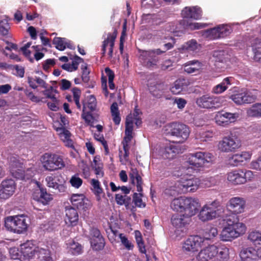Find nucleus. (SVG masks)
Masks as SVG:
<instances>
[{"mask_svg":"<svg viewBox=\"0 0 261 261\" xmlns=\"http://www.w3.org/2000/svg\"><path fill=\"white\" fill-rule=\"evenodd\" d=\"M226 225L222 229L220 235L223 241H231L245 234L247 230L246 225L239 221V217L232 214L226 218Z\"/></svg>","mask_w":261,"mask_h":261,"instance_id":"obj_1","label":"nucleus"},{"mask_svg":"<svg viewBox=\"0 0 261 261\" xmlns=\"http://www.w3.org/2000/svg\"><path fill=\"white\" fill-rule=\"evenodd\" d=\"M229 249L224 245H208L197 254V261H227L229 258Z\"/></svg>","mask_w":261,"mask_h":261,"instance_id":"obj_2","label":"nucleus"},{"mask_svg":"<svg viewBox=\"0 0 261 261\" xmlns=\"http://www.w3.org/2000/svg\"><path fill=\"white\" fill-rule=\"evenodd\" d=\"M20 251L24 260L37 257L40 261H53L48 250L36 246L32 241L21 245Z\"/></svg>","mask_w":261,"mask_h":261,"instance_id":"obj_3","label":"nucleus"},{"mask_svg":"<svg viewBox=\"0 0 261 261\" xmlns=\"http://www.w3.org/2000/svg\"><path fill=\"white\" fill-rule=\"evenodd\" d=\"M83 105L82 118L88 125L94 127L99 118V115L96 111L97 101L95 97L93 95L88 96L83 101Z\"/></svg>","mask_w":261,"mask_h":261,"instance_id":"obj_4","label":"nucleus"},{"mask_svg":"<svg viewBox=\"0 0 261 261\" xmlns=\"http://www.w3.org/2000/svg\"><path fill=\"white\" fill-rule=\"evenodd\" d=\"M224 212V207L218 200L206 202L201 207L198 214L199 219L206 222L220 217Z\"/></svg>","mask_w":261,"mask_h":261,"instance_id":"obj_5","label":"nucleus"},{"mask_svg":"<svg viewBox=\"0 0 261 261\" xmlns=\"http://www.w3.org/2000/svg\"><path fill=\"white\" fill-rule=\"evenodd\" d=\"M165 132L167 136L175 137L176 143H183L189 138L190 130L189 127L182 123L173 122L165 126Z\"/></svg>","mask_w":261,"mask_h":261,"instance_id":"obj_6","label":"nucleus"},{"mask_svg":"<svg viewBox=\"0 0 261 261\" xmlns=\"http://www.w3.org/2000/svg\"><path fill=\"white\" fill-rule=\"evenodd\" d=\"M29 221L23 215L9 216L5 219V226L8 230L20 234L27 230Z\"/></svg>","mask_w":261,"mask_h":261,"instance_id":"obj_7","label":"nucleus"},{"mask_svg":"<svg viewBox=\"0 0 261 261\" xmlns=\"http://www.w3.org/2000/svg\"><path fill=\"white\" fill-rule=\"evenodd\" d=\"M130 171L129 175L132 184L136 185L137 191L139 192V194L135 193L134 194L133 202L136 206L144 207L145 203L142 199V194L141 192H142L143 184L142 178L139 175L138 170L135 167V164H130Z\"/></svg>","mask_w":261,"mask_h":261,"instance_id":"obj_8","label":"nucleus"},{"mask_svg":"<svg viewBox=\"0 0 261 261\" xmlns=\"http://www.w3.org/2000/svg\"><path fill=\"white\" fill-rule=\"evenodd\" d=\"M203 181L204 185L206 187H210L215 184L214 179L213 177L204 180ZM200 184H203V183H201L199 179L194 177L189 178L184 176L179 180L178 186L182 192H195L198 189Z\"/></svg>","mask_w":261,"mask_h":261,"instance_id":"obj_9","label":"nucleus"},{"mask_svg":"<svg viewBox=\"0 0 261 261\" xmlns=\"http://www.w3.org/2000/svg\"><path fill=\"white\" fill-rule=\"evenodd\" d=\"M165 53L161 49H154L149 50H142L139 59L142 65L149 69L157 68V64L159 61L158 55Z\"/></svg>","mask_w":261,"mask_h":261,"instance_id":"obj_10","label":"nucleus"},{"mask_svg":"<svg viewBox=\"0 0 261 261\" xmlns=\"http://www.w3.org/2000/svg\"><path fill=\"white\" fill-rule=\"evenodd\" d=\"M241 146V140L236 136L230 134L224 137L218 144V149L223 152H234Z\"/></svg>","mask_w":261,"mask_h":261,"instance_id":"obj_11","label":"nucleus"},{"mask_svg":"<svg viewBox=\"0 0 261 261\" xmlns=\"http://www.w3.org/2000/svg\"><path fill=\"white\" fill-rule=\"evenodd\" d=\"M204 239L199 236H191L182 245V251L185 254L191 255L197 252L203 245Z\"/></svg>","mask_w":261,"mask_h":261,"instance_id":"obj_12","label":"nucleus"},{"mask_svg":"<svg viewBox=\"0 0 261 261\" xmlns=\"http://www.w3.org/2000/svg\"><path fill=\"white\" fill-rule=\"evenodd\" d=\"M230 98L237 105H243L254 102L256 96L246 89H238L230 96Z\"/></svg>","mask_w":261,"mask_h":261,"instance_id":"obj_13","label":"nucleus"},{"mask_svg":"<svg viewBox=\"0 0 261 261\" xmlns=\"http://www.w3.org/2000/svg\"><path fill=\"white\" fill-rule=\"evenodd\" d=\"M187 163H210L214 162L215 155L209 152L197 151L186 155Z\"/></svg>","mask_w":261,"mask_h":261,"instance_id":"obj_14","label":"nucleus"},{"mask_svg":"<svg viewBox=\"0 0 261 261\" xmlns=\"http://www.w3.org/2000/svg\"><path fill=\"white\" fill-rule=\"evenodd\" d=\"M239 117V114L238 113H232L221 111L216 113L215 120L217 125L225 127L235 122Z\"/></svg>","mask_w":261,"mask_h":261,"instance_id":"obj_15","label":"nucleus"},{"mask_svg":"<svg viewBox=\"0 0 261 261\" xmlns=\"http://www.w3.org/2000/svg\"><path fill=\"white\" fill-rule=\"evenodd\" d=\"M16 190V184L13 179H5L0 185V199L6 200L12 196Z\"/></svg>","mask_w":261,"mask_h":261,"instance_id":"obj_16","label":"nucleus"},{"mask_svg":"<svg viewBox=\"0 0 261 261\" xmlns=\"http://www.w3.org/2000/svg\"><path fill=\"white\" fill-rule=\"evenodd\" d=\"M185 200L186 202L183 212L185 216L189 218L197 213L200 204L197 199L187 198Z\"/></svg>","mask_w":261,"mask_h":261,"instance_id":"obj_17","label":"nucleus"},{"mask_svg":"<svg viewBox=\"0 0 261 261\" xmlns=\"http://www.w3.org/2000/svg\"><path fill=\"white\" fill-rule=\"evenodd\" d=\"M227 205L233 211L234 213V214L237 215V214L244 212L246 206V201L243 198L234 197L229 200Z\"/></svg>","mask_w":261,"mask_h":261,"instance_id":"obj_18","label":"nucleus"},{"mask_svg":"<svg viewBox=\"0 0 261 261\" xmlns=\"http://www.w3.org/2000/svg\"><path fill=\"white\" fill-rule=\"evenodd\" d=\"M47 186L50 188L58 190L59 192L65 191L66 188L64 185V179L61 176H47L45 178Z\"/></svg>","mask_w":261,"mask_h":261,"instance_id":"obj_19","label":"nucleus"},{"mask_svg":"<svg viewBox=\"0 0 261 261\" xmlns=\"http://www.w3.org/2000/svg\"><path fill=\"white\" fill-rule=\"evenodd\" d=\"M117 35V31L116 29H114L112 34L109 33L108 37L102 42L101 48V55L102 57H104L106 52V47L109 44L108 55L110 58L113 57V47L114 46V42Z\"/></svg>","mask_w":261,"mask_h":261,"instance_id":"obj_20","label":"nucleus"},{"mask_svg":"<svg viewBox=\"0 0 261 261\" xmlns=\"http://www.w3.org/2000/svg\"><path fill=\"white\" fill-rule=\"evenodd\" d=\"M10 172L13 176L21 179H29L34 175V173L31 169H28L24 171L18 167L16 164H12L10 167Z\"/></svg>","mask_w":261,"mask_h":261,"instance_id":"obj_21","label":"nucleus"},{"mask_svg":"<svg viewBox=\"0 0 261 261\" xmlns=\"http://www.w3.org/2000/svg\"><path fill=\"white\" fill-rule=\"evenodd\" d=\"M240 256L242 261H254L259 259L258 250L253 247L243 248L240 253Z\"/></svg>","mask_w":261,"mask_h":261,"instance_id":"obj_22","label":"nucleus"},{"mask_svg":"<svg viewBox=\"0 0 261 261\" xmlns=\"http://www.w3.org/2000/svg\"><path fill=\"white\" fill-rule=\"evenodd\" d=\"M184 18L199 19L202 16V10L198 7H186L181 11Z\"/></svg>","mask_w":261,"mask_h":261,"instance_id":"obj_23","label":"nucleus"},{"mask_svg":"<svg viewBox=\"0 0 261 261\" xmlns=\"http://www.w3.org/2000/svg\"><path fill=\"white\" fill-rule=\"evenodd\" d=\"M182 152L181 148L177 144H171L166 146L162 152V155L165 159H173L177 154Z\"/></svg>","mask_w":261,"mask_h":261,"instance_id":"obj_24","label":"nucleus"},{"mask_svg":"<svg viewBox=\"0 0 261 261\" xmlns=\"http://www.w3.org/2000/svg\"><path fill=\"white\" fill-rule=\"evenodd\" d=\"M190 222V218L184 214L174 215L171 218V222L172 225L177 229H181V231H184L185 227Z\"/></svg>","mask_w":261,"mask_h":261,"instance_id":"obj_25","label":"nucleus"},{"mask_svg":"<svg viewBox=\"0 0 261 261\" xmlns=\"http://www.w3.org/2000/svg\"><path fill=\"white\" fill-rule=\"evenodd\" d=\"M216 99L208 95H204L196 100L197 105L200 108L212 109L215 108Z\"/></svg>","mask_w":261,"mask_h":261,"instance_id":"obj_26","label":"nucleus"},{"mask_svg":"<svg viewBox=\"0 0 261 261\" xmlns=\"http://www.w3.org/2000/svg\"><path fill=\"white\" fill-rule=\"evenodd\" d=\"M66 217L65 219V222L67 224L71 226L76 225L79 220V215L77 211L73 207H68L65 210Z\"/></svg>","mask_w":261,"mask_h":261,"instance_id":"obj_27","label":"nucleus"},{"mask_svg":"<svg viewBox=\"0 0 261 261\" xmlns=\"http://www.w3.org/2000/svg\"><path fill=\"white\" fill-rule=\"evenodd\" d=\"M227 180L232 185H238L245 183L243 176V171H233L227 174Z\"/></svg>","mask_w":261,"mask_h":261,"instance_id":"obj_28","label":"nucleus"},{"mask_svg":"<svg viewBox=\"0 0 261 261\" xmlns=\"http://www.w3.org/2000/svg\"><path fill=\"white\" fill-rule=\"evenodd\" d=\"M202 66V63L194 60L187 62L184 64V71L189 74L199 73Z\"/></svg>","mask_w":261,"mask_h":261,"instance_id":"obj_29","label":"nucleus"},{"mask_svg":"<svg viewBox=\"0 0 261 261\" xmlns=\"http://www.w3.org/2000/svg\"><path fill=\"white\" fill-rule=\"evenodd\" d=\"M70 200L72 205L76 206L77 208L82 209L88 208V204L86 202L88 200L85 198L83 194H74L71 196Z\"/></svg>","mask_w":261,"mask_h":261,"instance_id":"obj_30","label":"nucleus"},{"mask_svg":"<svg viewBox=\"0 0 261 261\" xmlns=\"http://www.w3.org/2000/svg\"><path fill=\"white\" fill-rule=\"evenodd\" d=\"M41 163H63L60 155L51 153H45L40 158Z\"/></svg>","mask_w":261,"mask_h":261,"instance_id":"obj_31","label":"nucleus"},{"mask_svg":"<svg viewBox=\"0 0 261 261\" xmlns=\"http://www.w3.org/2000/svg\"><path fill=\"white\" fill-rule=\"evenodd\" d=\"M198 164H189V166L187 167L180 168L178 171H175L173 172V174L176 176H181L186 175H191L193 173L198 172L197 169V165Z\"/></svg>","mask_w":261,"mask_h":261,"instance_id":"obj_32","label":"nucleus"},{"mask_svg":"<svg viewBox=\"0 0 261 261\" xmlns=\"http://www.w3.org/2000/svg\"><path fill=\"white\" fill-rule=\"evenodd\" d=\"M232 80V77H231L225 78L220 84L213 88L212 92L215 94H220L223 92L228 88V86L231 85Z\"/></svg>","mask_w":261,"mask_h":261,"instance_id":"obj_33","label":"nucleus"},{"mask_svg":"<svg viewBox=\"0 0 261 261\" xmlns=\"http://www.w3.org/2000/svg\"><path fill=\"white\" fill-rule=\"evenodd\" d=\"M163 86L161 84L150 83L148 86V89L154 97L160 98L163 95Z\"/></svg>","mask_w":261,"mask_h":261,"instance_id":"obj_34","label":"nucleus"},{"mask_svg":"<svg viewBox=\"0 0 261 261\" xmlns=\"http://www.w3.org/2000/svg\"><path fill=\"white\" fill-rule=\"evenodd\" d=\"M186 198L182 197L174 198L171 202V208L174 211L183 212Z\"/></svg>","mask_w":261,"mask_h":261,"instance_id":"obj_35","label":"nucleus"},{"mask_svg":"<svg viewBox=\"0 0 261 261\" xmlns=\"http://www.w3.org/2000/svg\"><path fill=\"white\" fill-rule=\"evenodd\" d=\"M187 86L186 80L184 79H179L175 81L173 86L170 88V91L173 94H178Z\"/></svg>","mask_w":261,"mask_h":261,"instance_id":"obj_36","label":"nucleus"},{"mask_svg":"<svg viewBox=\"0 0 261 261\" xmlns=\"http://www.w3.org/2000/svg\"><path fill=\"white\" fill-rule=\"evenodd\" d=\"M68 252L71 254L76 255L82 253L83 247L81 244L74 241H69L67 243Z\"/></svg>","mask_w":261,"mask_h":261,"instance_id":"obj_37","label":"nucleus"},{"mask_svg":"<svg viewBox=\"0 0 261 261\" xmlns=\"http://www.w3.org/2000/svg\"><path fill=\"white\" fill-rule=\"evenodd\" d=\"M92 186L91 190L96 195L97 200L100 201L101 199L100 195L103 192L102 189L100 187V182L96 179L93 178L90 181Z\"/></svg>","mask_w":261,"mask_h":261,"instance_id":"obj_38","label":"nucleus"},{"mask_svg":"<svg viewBox=\"0 0 261 261\" xmlns=\"http://www.w3.org/2000/svg\"><path fill=\"white\" fill-rule=\"evenodd\" d=\"M251 156V154L248 151H243L241 153H238L233 154L231 159L234 162V163H239L243 162L248 161Z\"/></svg>","mask_w":261,"mask_h":261,"instance_id":"obj_39","label":"nucleus"},{"mask_svg":"<svg viewBox=\"0 0 261 261\" xmlns=\"http://www.w3.org/2000/svg\"><path fill=\"white\" fill-rule=\"evenodd\" d=\"M111 113L113 117V120L116 125H119L121 121L120 112L118 109V103L114 102L111 106Z\"/></svg>","mask_w":261,"mask_h":261,"instance_id":"obj_40","label":"nucleus"},{"mask_svg":"<svg viewBox=\"0 0 261 261\" xmlns=\"http://www.w3.org/2000/svg\"><path fill=\"white\" fill-rule=\"evenodd\" d=\"M218 27L205 30L202 36L208 40H215L219 39Z\"/></svg>","mask_w":261,"mask_h":261,"instance_id":"obj_41","label":"nucleus"},{"mask_svg":"<svg viewBox=\"0 0 261 261\" xmlns=\"http://www.w3.org/2000/svg\"><path fill=\"white\" fill-rule=\"evenodd\" d=\"M134 233L136 241L140 252L142 253L145 254L146 251L141 233L139 230H135Z\"/></svg>","mask_w":261,"mask_h":261,"instance_id":"obj_42","label":"nucleus"},{"mask_svg":"<svg viewBox=\"0 0 261 261\" xmlns=\"http://www.w3.org/2000/svg\"><path fill=\"white\" fill-rule=\"evenodd\" d=\"M219 28L218 32L219 39L225 38L229 36L232 32V29L230 27L225 24L219 25L217 26Z\"/></svg>","mask_w":261,"mask_h":261,"instance_id":"obj_43","label":"nucleus"},{"mask_svg":"<svg viewBox=\"0 0 261 261\" xmlns=\"http://www.w3.org/2000/svg\"><path fill=\"white\" fill-rule=\"evenodd\" d=\"M248 239L254 244L261 243V231L254 230L250 232L248 236Z\"/></svg>","mask_w":261,"mask_h":261,"instance_id":"obj_44","label":"nucleus"},{"mask_svg":"<svg viewBox=\"0 0 261 261\" xmlns=\"http://www.w3.org/2000/svg\"><path fill=\"white\" fill-rule=\"evenodd\" d=\"M248 114L250 116L253 117H261V103H257L253 105L248 111Z\"/></svg>","mask_w":261,"mask_h":261,"instance_id":"obj_45","label":"nucleus"},{"mask_svg":"<svg viewBox=\"0 0 261 261\" xmlns=\"http://www.w3.org/2000/svg\"><path fill=\"white\" fill-rule=\"evenodd\" d=\"M133 138L132 134H125V137H124L123 142V150L124 151V159L127 160L126 158L128 157L129 154V149L128 143L131 141Z\"/></svg>","mask_w":261,"mask_h":261,"instance_id":"obj_46","label":"nucleus"},{"mask_svg":"<svg viewBox=\"0 0 261 261\" xmlns=\"http://www.w3.org/2000/svg\"><path fill=\"white\" fill-rule=\"evenodd\" d=\"M257 40H255V45L252 46L254 54V60L257 62H261V42L257 44Z\"/></svg>","mask_w":261,"mask_h":261,"instance_id":"obj_47","label":"nucleus"},{"mask_svg":"<svg viewBox=\"0 0 261 261\" xmlns=\"http://www.w3.org/2000/svg\"><path fill=\"white\" fill-rule=\"evenodd\" d=\"M90 242L93 249L96 250L102 249L105 246V241L103 238H100L97 239H91L90 240Z\"/></svg>","mask_w":261,"mask_h":261,"instance_id":"obj_48","label":"nucleus"},{"mask_svg":"<svg viewBox=\"0 0 261 261\" xmlns=\"http://www.w3.org/2000/svg\"><path fill=\"white\" fill-rule=\"evenodd\" d=\"M198 44L195 40L192 39L182 46V49L188 51H194L197 48Z\"/></svg>","mask_w":261,"mask_h":261,"instance_id":"obj_49","label":"nucleus"},{"mask_svg":"<svg viewBox=\"0 0 261 261\" xmlns=\"http://www.w3.org/2000/svg\"><path fill=\"white\" fill-rule=\"evenodd\" d=\"M64 39L65 38L55 37L53 41V43L55 45L57 49L60 50H64L67 45V43L65 42Z\"/></svg>","mask_w":261,"mask_h":261,"instance_id":"obj_50","label":"nucleus"},{"mask_svg":"<svg viewBox=\"0 0 261 261\" xmlns=\"http://www.w3.org/2000/svg\"><path fill=\"white\" fill-rule=\"evenodd\" d=\"M218 234V230L216 227H211L207 228L204 234V237L203 238L205 240H211L216 237Z\"/></svg>","mask_w":261,"mask_h":261,"instance_id":"obj_51","label":"nucleus"},{"mask_svg":"<svg viewBox=\"0 0 261 261\" xmlns=\"http://www.w3.org/2000/svg\"><path fill=\"white\" fill-rule=\"evenodd\" d=\"M56 130L59 132V136L63 142L70 138L71 133L64 126L57 128Z\"/></svg>","mask_w":261,"mask_h":261,"instance_id":"obj_52","label":"nucleus"},{"mask_svg":"<svg viewBox=\"0 0 261 261\" xmlns=\"http://www.w3.org/2000/svg\"><path fill=\"white\" fill-rule=\"evenodd\" d=\"M91 168L97 178L103 176L104 172L101 164H91Z\"/></svg>","mask_w":261,"mask_h":261,"instance_id":"obj_53","label":"nucleus"},{"mask_svg":"<svg viewBox=\"0 0 261 261\" xmlns=\"http://www.w3.org/2000/svg\"><path fill=\"white\" fill-rule=\"evenodd\" d=\"M10 29V27L7 20H0V33L2 35L6 36L8 35Z\"/></svg>","mask_w":261,"mask_h":261,"instance_id":"obj_54","label":"nucleus"},{"mask_svg":"<svg viewBox=\"0 0 261 261\" xmlns=\"http://www.w3.org/2000/svg\"><path fill=\"white\" fill-rule=\"evenodd\" d=\"M52 199L53 196L51 194L41 191L39 200L44 205L47 204Z\"/></svg>","mask_w":261,"mask_h":261,"instance_id":"obj_55","label":"nucleus"},{"mask_svg":"<svg viewBox=\"0 0 261 261\" xmlns=\"http://www.w3.org/2000/svg\"><path fill=\"white\" fill-rule=\"evenodd\" d=\"M119 238L122 244L127 250H132L133 249L134 245L123 233L119 234Z\"/></svg>","mask_w":261,"mask_h":261,"instance_id":"obj_56","label":"nucleus"},{"mask_svg":"<svg viewBox=\"0 0 261 261\" xmlns=\"http://www.w3.org/2000/svg\"><path fill=\"white\" fill-rule=\"evenodd\" d=\"M70 183L72 187L75 188H79L82 185L83 180L78 175H74L72 176L70 179Z\"/></svg>","mask_w":261,"mask_h":261,"instance_id":"obj_57","label":"nucleus"},{"mask_svg":"<svg viewBox=\"0 0 261 261\" xmlns=\"http://www.w3.org/2000/svg\"><path fill=\"white\" fill-rule=\"evenodd\" d=\"M199 139L200 141L206 142L210 140L213 137V133L210 131L202 132L199 133Z\"/></svg>","mask_w":261,"mask_h":261,"instance_id":"obj_58","label":"nucleus"},{"mask_svg":"<svg viewBox=\"0 0 261 261\" xmlns=\"http://www.w3.org/2000/svg\"><path fill=\"white\" fill-rule=\"evenodd\" d=\"M81 69L82 70V81L84 83H88L90 80V77L89 76L90 71L88 70L87 66L86 64L82 65L81 66Z\"/></svg>","mask_w":261,"mask_h":261,"instance_id":"obj_59","label":"nucleus"},{"mask_svg":"<svg viewBox=\"0 0 261 261\" xmlns=\"http://www.w3.org/2000/svg\"><path fill=\"white\" fill-rule=\"evenodd\" d=\"M64 164H43V167L45 171H54L63 167Z\"/></svg>","mask_w":261,"mask_h":261,"instance_id":"obj_60","label":"nucleus"},{"mask_svg":"<svg viewBox=\"0 0 261 261\" xmlns=\"http://www.w3.org/2000/svg\"><path fill=\"white\" fill-rule=\"evenodd\" d=\"M129 116H127L126 117L125 122V134H132L133 130V121L132 120V117H130V119H129Z\"/></svg>","mask_w":261,"mask_h":261,"instance_id":"obj_61","label":"nucleus"},{"mask_svg":"<svg viewBox=\"0 0 261 261\" xmlns=\"http://www.w3.org/2000/svg\"><path fill=\"white\" fill-rule=\"evenodd\" d=\"M83 176L87 178L90 176L91 172L92 171L91 164H83L82 168Z\"/></svg>","mask_w":261,"mask_h":261,"instance_id":"obj_62","label":"nucleus"},{"mask_svg":"<svg viewBox=\"0 0 261 261\" xmlns=\"http://www.w3.org/2000/svg\"><path fill=\"white\" fill-rule=\"evenodd\" d=\"M12 69L13 71H15L14 74L20 77H23L24 74V68L21 66L18 65H13Z\"/></svg>","mask_w":261,"mask_h":261,"instance_id":"obj_63","label":"nucleus"},{"mask_svg":"<svg viewBox=\"0 0 261 261\" xmlns=\"http://www.w3.org/2000/svg\"><path fill=\"white\" fill-rule=\"evenodd\" d=\"M83 62L84 60L83 58L77 55H75L72 58V64H71V67L72 68L73 70L75 71L77 69L79 64Z\"/></svg>","mask_w":261,"mask_h":261,"instance_id":"obj_64","label":"nucleus"}]
</instances>
